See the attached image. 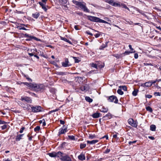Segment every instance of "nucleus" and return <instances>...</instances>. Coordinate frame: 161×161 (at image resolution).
<instances>
[{
    "instance_id": "1",
    "label": "nucleus",
    "mask_w": 161,
    "mask_h": 161,
    "mask_svg": "<svg viewBox=\"0 0 161 161\" xmlns=\"http://www.w3.org/2000/svg\"><path fill=\"white\" fill-rule=\"evenodd\" d=\"M20 85L24 84L26 86L29 88L36 92H42L45 89V86L43 84L31 83L27 82H21Z\"/></svg>"
},
{
    "instance_id": "2",
    "label": "nucleus",
    "mask_w": 161,
    "mask_h": 161,
    "mask_svg": "<svg viewBox=\"0 0 161 161\" xmlns=\"http://www.w3.org/2000/svg\"><path fill=\"white\" fill-rule=\"evenodd\" d=\"M48 154L51 157H57L59 158L61 161H72L71 158L68 155L60 151L58 152H53L48 153Z\"/></svg>"
},
{
    "instance_id": "3",
    "label": "nucleus",
    "mask_w": 161,
    "mask_h": 161,
    "mask_svg": "<svg viewBox=\"0 0 161 161\" xmlns=\"http://www.w3.org/2000/svg\"><path fill=\"white\" fill-rule=\"evenodd\" d=\"M88 20L92 22H100L104 23H106L107 22L95 16L88 15L87 16Z\"/></svg>"
},
{
    "instance_id": "4",
    "label": "nucleus",
    "mask_w": 161,
    "mask_h": 161,
    "mask_svg": "<svg viewBox=\"0 0 161 161\" xmlns=\"http://www.w3.org/2000/svg\"><path fill=\"white\" fill-rule=\"evenodd\" d=\"M30 111L35 113L42 112L43 108L40 106L36 105L34 106L31 105Z\"/></svg>"
},
{
    "instance_id": "5",
    "label": "nucleus",
    "mask_w": 161,
    "mask_h": 161,
    "mask_svg": "<svg viewBox=\"0 0 161 161\" xmlns=\"http://www.w3.org/2000/svg\"><path fill=\"white\" fill-rule=\"evenodd\" d=\"M108 102H114L115 103H118V100L116 97L112 95L110 96H107L106 97Z\"/></svg>"
},
{
    "instance_id": "6",
    "label": "nucleus",
    "mask_w": 161,
    "mask_h": 161,
    "mask_svg": "<svg viewBox=\"0 0 161 161\" xmlns=\"http://www.w3.org/2000/svg\"><path fill=\"white\" fill-rule=\"evenodd\" d=\"M19 105L24 110L30 111L31 105L28 104L27 103H25L23 102H21L19 103Z\"/></svg>"
},
{
    "instance_id": "7",
    "label": "nucleus",
    "mask_w": 161,
    "mask_h": 161,
    "mask_svg": "<svg viewBox=\"0 0 161 161\" xmlns=\"http://www.w3.org/2000/svg\"><path fill=\"white\" fill-rule=\"evenodd\" d=\"M20 100L23 102H25L27 103H32V100L31 98L27 96H22Z\"/></svg>"
},
{
    "instance_id": "8",
    "label": "nucleus",
    "mask_w": 161,
    "mask_h": 161,
    "mask_svg": "<svg viewBox=\"0 0 161 161\" xmlns=\"http://www.w3.org/2000/svg\"><path fill=\"white\" fill-rule=\"evenodd\" d=\"M79 4V6L83 10L84 12H89V9L86 7V3L84 2H80Z\"/></svg>"
},
{
    "instance_id": "9",
    "label": "nucleus",
    "mask_w": 161,
    "mask_h": 161,
    "mask_svg": "<svg viewBox=\"0 0 161 161\" xmlns=\"http://www.w3.org/2000/svg\"><path fill=\"white\" fill-rule=\"evenodd\" d=\"M106 2L113 6L119 7H120L121 6V5L119 3H116L114 2L113 0H108Z\"/></svg>"
},
{
    "instance_id": "10",
    "label": "nucleus",
    "mask_w": 161,
    "mask_h": 161,
    "mask_svg": "<svg viewBox=\"0 0 161 161\" xmlns=\"http://www.w3.org/2000/svg\"><path fill=\"white\" fill-rule=\"evenodd\" d=\"M24 36L26 37L29 38V39H26L27 41H31L32 39H34L36 41H39L40 40V39H39L35 36H32L27 33L25 34Z\"/></svg>"
},
{
    "instance_id": "11",
    "label": "nucleus",
    "mask_w": 161,
    "mask_h": 161,
    "mask_svg": "<svg viewBox=\"0 0 161 161\" xmlns=\"http://www.w3.org/2000/svg\"><path fill=\"white\" fill-rule=\"evenodd\" d=\"M128 123L132 126L134 127H136L137 126V122L134 121L132 119H129L128 120Z\"/></svg>"
},
{
    "instance_id": "12",
    "label": "nucleus",
    "mask_w": 161,
    "mask_h": 161,
    "mask_svg": "<svg viewBox=\"0 0 161 161\" xmlns=\"http://www.w3.org/2000/svg\"><path fill=\"white\" fill-rule=\"evenodd\" d=\"M67 131V127L64 126L63 127V128H61L59 131V134H63L66 132Z\"/></svg>"
},
{
    "instance_id": "13",
    "label": "nucleus",
    "mask_w": 161,
    "mask_h": 161,
    "mask_svg": "<svg viewBox=\"0 0 161 161\" xmlns=\"http://www.w3.org/2000/svg\"><path fill=\"white\" fill-rule=\"evenodd\" d=\"M69 60L67 58H65V61L64 62H63L62 63V65L63 67H66L69 66L70 65V64H69Z\"/></svg>"
},
{
    "instance_id": "14",
    "label": "nucleus",
    "mask_w": 161,
    "mask_h": 161,
    "mask_svg": "<svg viewBox=\"0 0 161 161\" xmlns=\"http://www.w3.org/2000/svg\"><path fill=\"white\" fill-rule=\"evenodd\" d=\"M78 158L79 160H85L86 159L85 154L83 152L81 153L78 156Z\"/></svg>"
},
{
    "instance_id": "15",
    "label": "nucleus",
    "mask_w": 161,
    "mask_h": 161,
    "mask_svg": "<svg viewBox=\"0 0 161 161\" xmlns=\"http://www.w3.org/2000/svg\"><path fill=\"white\" fill-rule=\"evenodd\" d=\"M98 142V141L97 140H93L91 141H87V144H94L95 143H97Z\"/></svg>"
},
{
    "instance_id": "16",
    "label": "nucleus",
    "mask_w": 161,
    "mask_h": 161,
    "mask_svg": "<svg viewBox=\"0 0 161 161\" xmlns=\"http://www.w3.org/2000/svg\"><path fill=\"white\" fill-rule=\"evenodd\" d=\"M100 113L98 112H96L94 114H93L92 116L94 118H98L100 117Z\"/></svg>"
},
{
    "instance_id": "17",
    "label": "nucleus",
    "mask_w": 161,
    "mask_h": 161,
    "mask_svg": "<svg viewBox=\"0 0 161 161\" xmlns=\"http://www.w3.org/2000/svg\"><path fill=\"white\" fill-rule=\"evenodd\" d=\"M24 135V134H22L17 135L15 138V140L17 141H19L21 139H22V137Z\"/></svg>"
},
{
    "instance_id": "18",
    "label": "nucleus",
    "mask_w": 161,
    "mask_h": 161,
    "mask_svg": "<svg viewBox=\"0 0 161 161\" xmlns=\"http://www.w3.org/2000/svg\"><path fill=\"white\" fill-rule=\"evenodd\" d=\"M39 4L42 7V8L45 11H46L47 10V9L46 7V4L43 3L42 2H39Z\"/></svg>"
},
{
    "instance_id": "19",
    "label": "nucleus",
    "mask_w": 161,
    "mask_h": 161,
    "mask_svg": "<svg viewBox=\"0 0 161 161\" xmlns=\"http://www.w3.org/2000/svg\"><path fill=\"white\" fill-rule=\"evenodd\" d=\"M40 16V14L39 13L36 12L35 14H33L32 16L34 18L37 19Z\"/></svg>"
},
{
    "instance_id": "20",
    "label": "nucleus",
    "mask_w": 161,
    "mask_h": 161,
    "mask_svg": "<svg viewBox=\"0 0 161 161\" xmlns=\"http://www.w3.org/2000/svg\"><path fill=\"white\" fill-rule=\"evenodd\" d=\"M144 86L146 87H150L152 86L151 81H149L147 82H146L144 83Z\"/></svg>"
},
{
    "instance_id": "21",
    "label": "nucleus",
    "mask_w": 161,
    "mask_h": 161,
    "mask_svg": "<svg viewBox=\"0 0 161 161\" xmlns=\"http://www.w3.org/2000/svg\"><path fill=\"white\" fill-rule=\"evenodd\" d=\"M108 42H106L105 44H103L99 47L100 50H103L104 48L106 47L107 46Z\"/></svg>"
},
{
    "instance_id": "22",
    "label": "nucleus",
    "mask_w": 161,
    "mask_h": 161,
    "mask_svg": "<svg viewBox=\"0 0 161 161\" xmlns=\"http://www.w3.org/2000/svg\"><path fill=\"white\" fill-rule=\"evenodd\" d=\"M80 89L82 91H85L87 90V87L86 86H83L80 87Z\"/></svg>"
},
{
    "instance_id": "23",
    "label": "nucleus",
    "mask_w": 161,
    "mask_h": 161,
    "mask_svg": "<svg viewBox=\"0 0 161 161\" xmlns=\"http://www.w3.org/2000/svg\"><path fill=\"white\" fill-rule=\"evenodd\" d=\"M85 100L87 102L89 103H91L93 101V99L89 97H85Z\"/></svg>"
},
{
    "instance_id": "24",
    "label": "nucleus",
    "mask_w": 161,
    "mask_h": 161,
    "mask_svg": "<svg viewBox=\"0 0 161 161\" xmlns=\"http://www.w3.org/2000/svg\"><path fill=\"white\" fill-rule=\"evenodd\" d=\"M156 128V126L154 125H152L150 126V130L152 131H155Z\"/></svg>"
},
{
    "instance_id": "25",
    "label": "nucleus",
    "mask_w": 161,
    "mask_h": 161,
    "mask_svg": "<svg viewBox=\"0 0 161 161\" xmlns=\"http://www.w3.org/2000/svg\"><path fill=\"white\" fill-rule=\"evenodd\" d=\"M39 122L40 124H42L43 126H44L46 125L45 121L44 119H43L42 120H40Z\"/></svg>"
},
{
    "instance_id": "26",
    "label": "nucleus",
    "mask_w": 161,
    "mask_h": 161,
    "mask_svg": "<svg viewBox=\"0 0 161 161\" xmlns=\"http://www.w3.org/2000/svg\"><path fill=\"white\" fill-rule=\"evenodd\" d=\"M61 39L62 40H63L64 41H65V42L69 43V44H71V42L69 40L67 39V38H65L61 37Z\"/></svg>"
},
{
    "instance_id": "27",
    "label": "nucleus",
    "mask_w": 161,
    "mask_h": 161,
    "mask_svg": "<svg viewBox=\"0 0 161 161\" xmlns=\"http://www.w3.org/2000/svg\"><path fill=\"white\" fill-rule=\"evenodd\" d=\"M108 109L107 108H105L104 107H103L102 109L101 110L102 112L103 113L107 112L108 111Z\"/></svg>"
},
{
    "instance_id": "28",
    "label": "nucleus",
    "mask_w": 161,
    "mask_h": 161,
    "mask_svg": "<svg viewBox=\"0 0 161 161\" xmlns=\"http://www.w3.org/2000/svg\"><path fill=\"white\" fill-rule=\"evenodd\" d=\"M17 28L19 30H25V31L28 30V29L25 28V27H22L21 25H19V26H18L17 27Z\"/></svg>"
},
{
    "instance_id": "29",
    "label": "nucleus",
    "mask_w": 161,
    "mask_h": 161,
    "mask_svg": "<svg viewBox=\"0 0 161 161\" xmlns=\"http://www.w3.org/2000/svg\"><path fill=\"white\" fill-rule=\"evenodd\" d=\"M86 146V144L84 143H81L80 144V148L81 149H82L85 148Z\"/></svg>"
},
{
    "instance_id": "30",
    "label": "nucleus",
    "mask_w": 161,
    "mask_h": 161,
    "mask_svg": "<svg viewBox=\"0 0 161 161\" xmlns=\"http://www.w3.org/2000/svg\"><path fill=\"white\" fill-rule=\"evenodd\" d=\"M129 47L130 50V52L131 53H135L136 52L135 50L132 47L131 45L130 44L129 45Z\"/></svg>"
},
{
    "instance_id": "31",
    "label": "nucleus",
    "mask_w": 161,
    "mask_h": 161,
    "mask_svg": "<svg viewBox=\"0 0 161 161\" xmlns=\"http://www.w3.org/2000/svg\"><path fill=\"white\" fill-rule=\"evenodd\" d=\"M138 90L137 89H134L133 92L132 94L134 96H136L137 95Z\"/></svg>"
},
{
    "instance_id": "32",
    "label": "nucleus",
    "mask_w": 161,
    "mask_h": 161,
    "mask_svg": "<svg viewBox=\"0 0 161 161\" xmlns=\"http://www.w3.org/2000/svg\"><path fill=\"white\" fill-rule=\"evenodd\" d=\"M146 109L147 111H149L150 113H152L153 112V109L150 106H147L146 107Z\"/></svg>"
},
{
    "instance_id": "33",
    "label": "nucleus",
    "mask_w": 161,
    "mask_h": 161,
    "mask_svg": "<svg viewBox=\"0 0 161 161\" xmlns=\"http://www.w3.org/2000/svg\"><path fill=\"white\" fill-rule=\"evenodd\" d=\"M59 3L62 4H65L67 2V0H58Z\"/></svg>"
},
{
    "instance_id": "34",
    "label": "nucleus",
    "mask_w": 161,
    "mask_h": 161,
    "mask_svg": "<svg viewBox=\"0 0 161 161\" xmlns=\"http://www.w3.org/2000/svg\"><path fill=\"white\" fill-rule=\"evenodd\" d=\"M4 125L1 126V128L2 130H4L6 129L8 127H9V126L8 125H6V124H4Z\"/></svg>"
},
{
    "instance_id": "35",
    "label": "nucleus",
    "mask_w": 161,
    "mask_h": 161,
    "mask_svg": "<svg viewBox=\"0 0 161 161\" xmlns=\"http://www.w3.org/2000/svg\"><path fill=\"white\" fill-rule=\"evenodd\" d=\"M56 74L57 75H65L64 72H57Z\"/></svg>"
},
{
    "instance_id": "36",
    "label": "nucleus",
    "mask_w": 161,
    "mask_h": 161,
    "mask_svg": "<svg viewBox=\"0 0 161 161\" xmlns=\"http://www.w3.org/2000/svg\"><path fill=\"white\" fill-rule=\"evenodd\" d=\"M122 54H121L120 55H119L118 54H113L112 55V56H113L117 58H119L120 57H121V55Z\"/></svg>"
},
{
    "instance_id": "37",
    "label": "nucleus",
    "mask_w": 161,
    "mask_h": 161,
    "mask_svg": "<svg viewBox=\"0 0 161 161\" xmlns=\"http://www.w3.org/2000/svg\"><path fill=\"white\" fill-rule=\"evenodd\" d=\"M119 87L120 88H122L123 90L125 91H126L127 90V88L126 86H119Z\"/></svg>"
},
{
    "instance_id": "38",
    "label": "nucleus",
    "mask_w": 161,
    "mask_h": 161,
    "mask_svg": "<svg viewBox=\"0 0 161 161\" xmlns=\"http://www.w3.org/2000/svg\"><path fill=\"white\" fill-rule=\"evenodd\" d=\"M40 129V127L39 126H36L34 129V131L36 132H38Z\"/></svg>"
},
{
    "instance_id": "39",
    "label": "nucleus",
    "mask_w": 161,
    "mask_h": 161,
    "mask_svg": "<svg viewBox=\"0 0 161 161\" xmlns=\"http://www.w3.org/2000/svg\"><path fill=\"white\" fill-rule=\"evenodd\" d=\"M72 2L74 4H75L76 5L78 6L79 5V4L80 3V2H79L75 0H73Z\"/></svg>"
},
{
    "instance_id": "40",
    "label": "nucleus",
    "mask_w": 161,
    "mask_h": 161,
    "mask_svg": "<svg viewBox=\"0 0 161 161\" xmlns=\"http://www.w3.org/2000/svg\"><path fill=\"white\" fill-rule=\"evenodd\" d=\"M117 92L119 95H122L123 94L124 92L122 91L121 89H118L117 91Z\"/></svg>"
},
{
    "instance_id": "41",
    "label": "nucleus",
    "mask_w": 161,
    "mask_h": 161,
    "mask_svg": "<svg viewBox=\"0 0 161 161\" xmlns=\"http://www.w3.org/2000/svg\"><path fill=\"white\" fill-rule=\"evenodd\" d=\"M31 134L29 133L27 135V137H28V140L29 141H31L32 140V136H31Z\"/></svg>"
},
{
    "instance_id": "42",
    "label": "nucleus",
    "mask_w": 161,
    "mask_h": 161,
    "mask_svg": "<svg viewBox=\"0 0 161 161\" xmlns=\"http://www.w3.org/2000/svg\"><path fill=\"white\" fill-rule=\"evenodd\" d=\"M9 123V122H5L0 120V124H7Z\"/></svg>"
},
{
    "instance_id": "43",
    "label": "nucleus",
    "mask_w": 161,
    "mask_h": 161,
    "mask_svg": "<svg viewBox=\"0 0 161 161\" xmlns=\"http://www.w3.org/2000/svg\"><path fill=\"white\" fill-rule=\"evenodd\" d=\"M121 6H122L123 8L127 9L128 10H129V8L125 4H122Z\"/></svg>"
},
{
    "instance_id": "44",
    "label": "nucleus",
    "mask_w": 161,
    "mask_h": 161,
    "mask_svg": "<svg viewBox=\"0 0 161 161\" xmlns=\"http://www.w3.org/2000/svg\"><path fill=\"white\" fill-rule=\"evenodd\" d=\"M131 52L130 51H126L123 53V54L124 55H128L129 54L131 53Z\"/></svg>"
},
{
    "instance_id": "45",
    "label": "nucleus",
    "mask_w": 161,
    "mask_h": 161,
    "mask_svg": "<svg viewBox=\"0 0 161 161\" xmlns=\"http://www.w3.org/2000/svg\"><path fill=\"white\" fill-rule=\"evenodd\" d=\"M154 95L155 96H161V93L159 92H155L154 93Z\"/></svg>"
},
{
    "instance_id": "46",
    "label": "nucleus",
    "mask_w": 161,
    "mask_h": 161,
    "mask_svg": "<svg viewBox=\"0 0 161 161\" xmlns=\"http://www.w3.org/2000/svg\"><path fill=\"white\" fill-rule=\"evenodd\" d=\"M24 76H25V78L27 80L29 81V82L32 81V80L31 78H29L28 76L25 75Z\"/></svg>"
},
{
    "instance_id": "47",
    "label": "nucleus",
    "mask_w": 161,
    "mask_h": 161,
    "mask_svg": "<svg viewBox=\"0 0 161 161\" xmlns=\"http://www.w3.org/2000/svg\"><path fill=\"white\" fill-rule=\"evenodd\" d=\"M69 139L72 140H74L75 139V137L73 136H69Z\"/></svg>"
},
{
    "instance_id": "48",
    "label": "nucleus",
    "mask_w": 161,
    "mask_h": 161,
    "mask_svg": "<svg viewBox=\"0 0 161 161\" xmlns=\"http://www.w3.org/2000/svg\"><path fill=\"white\" fill-rule=\"evenodd\" d=\"M92 66L96 69H97V65L96 64L92 63Z\"/></svg>"
},
{
    "instance_id": "49",
    "label": "nucleus",
    "mask_w": 161,
    "mask_h": 161,
    "mask_svg": "<svg viewBox=\"0 0 161 161\" xmlns=\"http://www.w3.org/2000/svg\"><path fill=\"white\" fill-rule=\"evenodd\" d=\"M25 127H22L20 129L19 131V132L20 133H23V130H25Z\"/></svg>"
},
{
    "instance_id": "50",
    "label": "nucleus",
    "mask_w": 161,
    "mask_h": 161,
    "mask_svg": "<svg viewBox=\"0 0 161 161\" xmlns=\"http://www.w3.org/2000/svg\"><path fill=\"white\" fill-rule=\"evenodd\" d=\"M95 136L94 135H91L89 136V138L91 139H93L95 138Z\"/></svg>"
},
{
    "instance_id": "51",
    "label": "nucleus",
    "mask_w": 161,
    "mask_h": 161,
    "mask_svg": "<svg viewBox=\"0 0 161 161\" xmlns=\"http://www.w3.org/2000/svg\"><path fill=\"white\" fill-rule=\"evenodd\" d=\"M137 142V141H130L129 142V144L130 145L132 144L135 143Z\"/></svg>"
},
{
    "instance_id": "52",
    "label": "nucleus",
    "mask_w": 161,
    "mask_h": 161,
    "mask_svg": "<svg viewBox=\"0 0 161 161\" xmlns=\"http://www.w3.org/2000/svg\"><path fill=\"white\" fill-rule=\"evenodd\" d=\"M146 97L148 98H151L152 97V96L151 95L147 94L146 95Z\"/></svg>"
},
{
    "instance_id": "53",
    "label": "nucleus",
    "mask_w": 161,
    "mask_h": 161,
    "mask_svg": "<svg viewBox=\"0 0 161 161\" xmlns=\"http://www.w3.org/2000/svg\"><path fill=\"white\" fill-rule=\"evenodd\" d=\"M94 36L96 38H97L100 36V33H97L96 34L94 35Z\"/></svg>"
},
{
    "instance_id": "54",
    "label": "nucleus",
    "mask_w": 161,
    "mask_h": 161,
    "mask_svg": "<svg viewBox=\"0 0 161 161\" xmlns=\"http://www.w3.org/2000/svg\"><path fill=\"white\" fill-rule=\"evenodd\" d=\"M143 64H144V65L145 66H148V65L152 66V64L151 63H144Z\"/></svg>"
},
{
    "instance_id": "55",
    "label": "nucleus",
    "mask_w": 161,
    "mask_h": 161,
    "mask_svg": "<svg viewBox=\"0 0 161 161\" xmlns=\"http://www.w3.org/2000/svg\"><path fill=\"white\" fill-rule=\"evenodd\" d=\"M86 33L87 34H88V35H91V36H93V34H92V33H91L90 32H89V31H86Z\"/></svg>"
},
{
    "instance_id": "56",
    "label": "nucleus",
    "mask_w": 161,
    "mask_h": 161,
    "mask_svg": "<svg viewBox=\"0 0 161 161\" xmlns=\"http://www.w3.org/2000/svg\"><path fill=\"white\" fill-rule=\"evenodd\" d=\"M79 26L78 25H75L74 26V28L75 30H80V29L78 27Z\"/></svg>"
},
{
    "instance_id": "57",
    "label": "nucleus",
    "mask_w": 161,
    "mask_h": 161,
    "mask_svg": "<svg viewBox=\"0 0 161 161\" xmlns=\"http://www.w3.org/2000/svg\"><path fill=\"white\" fill-rule=\"evenodd\" d=\"M138 57V55L137 53H135L134 54V58L136 59H137Z\"/></svg>"
},
{
    "instance_id": "58",
    "label": "nucleus",
    "mask_w": 161,
    "mask_h": 161,
    "mask_svg": "<svg viewBox=\"0 0 161 161\" xmlns=\"http://www.w3.org/2000/svg\"><path fill=\"white\" fill-rule=\"evenodd\" d=\"M58 110V109H55V110H52V111H50L49 113L50 114V113H52L53 112H56V111H57Z\"/></svg>"
},
{
    "instance_id": "59",
    "label": "nucleus",
    "mask_w": 161,
    "mask_h": 161,
    "mask_svg": "<svg viewBox=\"0 0 161 161\" xmlns=\"http://www.w3.org/2000/svg\"><path fill=\"white\" fill-rule=\"evenodd\" d=\"M105 117H111V114L110 113H108L105 116Z\"/></svg>"
},
{
    "instance_id": "60",
    "label": "nucleus",
    "mask_w": 161,
    "mask_h": 161,
    "mask_svg": "<svg viewBox=\"0 0 161 161\" xmlns=\"http://www.w3.org/2000/svg\"><path fill=\"white\" fill-rule=\"evenodd\" d=\"M157 79H156V80H154V81H151V83L152 84V85L153 84H155L157 81Z\"/></svg>"
},
{
    "instance_id": "61",
    "label": "nucleus",
    "mask_w": 161,
    "mask_h": 161,
    "mask_svg": "<svg viewBox=\"0 0 161 161\" xmlns=\"http://www.w3.org/2000/svg\"><path fill=\"white\" fill-rule=\"evenodd\" d=\"M110 151V149H107L105 151V153H109Z\"/></svg>"
},
{
    "instance_id": "62",
    "label": "nucleus",
    "mask_w": 161,
    "mask_h": 161,
    "mask_svg": "<svg viewBox=\"0 0 161 161\" xmlns=\"http://www.w3.org/2000/svg\"><path fill=\"white\" fill-rule=\"evenodd\" d=\"M60 123L62 125H64L65 124V122L62 120H60Z\"/></svg>"
},
{
    "instance_id": "63",
    "label": "nucleus",
    "mask_w": 161,
    "mask_h": 161,
    "mask_svg": "<svg viewBox=\"0 0 161 161\" xmlns=\"http://www.w3.org/2000/svg\"><path fill=\"white\" fill-rule=\"evenodd\" d=\"M148 137L152 140H154L155 139L152 136H149Z\"/></svg>"
},
{
    "instance_id": "64",
    "label": "nucleus",
    "mask_w": 161,
    "mask_h": 161,
    "mask_svg": "<svg viewBox=\"0 0 161 161\" xmlns=\"http://www.w3.org/2000/svg\"><path fill=\"white\" fill-rule=\"evenodd\" d=\"M47 0H42V2L43 3L46 4V2Z\"/></svg>"
}]
</instances>
